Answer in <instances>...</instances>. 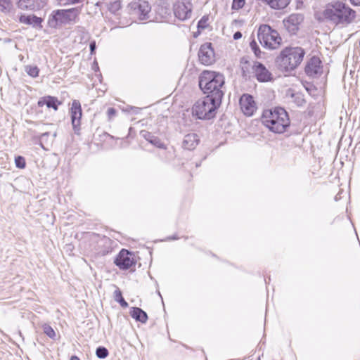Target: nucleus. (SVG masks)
Listing matches in <instances>:
<instances>
[{"label":"nucleus","mask_w":360,"mask_h":360,"mask_svg":"<svg viewBox=\"0 0 360 360\" xmlns=\"http://www.w3.org/2000/svg\"><path fill=\"white\" fill-rule=\"evenodd\" d=\"M224 76L217 72L204 70L198 78V85L207 96L222 100L224 94Z\"/></svg>","instance_id":"nucleus-1"},{"label":"nucleus","mask_w":360,"mask_h":360,"mask_svg":"<svg viewBox=\"0 0 360 360\" xmlns=\"http://www.w3.org/2000/svg\"><path fill=\"white\" fill-rule=\"evenodd\" d=\"M322 15L325 20L343 26L354 21L356 12L345 2L338 1L327 4Z\"/></svg>","instance_id":"nucleus-2"},{"label":"nucleus","mask_w":360,"mask_h":360,"mask_svg":"<svg viewBox=\"0 0 360 360\" xmlns=\"http://www.w3.org/2000/svg\"><path fill=\"white\" fill-rule=\"evenodd\" d=\"M262 122L270 131L276 134L285 132L290 124L288 112L281 107L264 110Z\"/></svg>","instance_id":"nucleus-3"},{"label":"nucleus","mask_w":360,"mask_h":360,"mask_svg":"<svg viewBox=\"0 0 360 360\" xmlns=\"http://www.w3.org/2000/svg\"><path fill=\"white\" fill-rule=\"evenodd\" d=\"M304 50L299 46L285 47L278 57V63L285 71L295 69L303 60Z\"/></svg>","instance_id":"nucleus-4"},{"label":"nucleus","mask_w":360,"mask_h":360,"mask_svg":"<svg viewBox=\"0 0 360 360\" xmlns=\"http://www.w3.org/2000/svg\"><path fill=\"white\" fill-rule=\"evenodd\" d=\"M221 100L205 96L195 102L192 108V113L200 120H210L215 116L217 109Z\"/></svg>","instance_id":"nucleus-5"},{"label":"nucleus","mask_w":360,"mask_h":360,"mask_svg":"<svg viewBox=\"0 0 360 360\" xmlns=\"http://www.w3.org/2000/svg\"><path fill=\"white\" fill-rule=\"evenodd\" d=\"M257 38L260 44L269 49H277L281 42V37L277 31L273 30L268 25L259 26L257 32Z\"/></svg>","instance_id":"nucleus-6"},{"label":"nucleus","mask_w":360,"mask_h":360,"mask_svg":"<svg viewBox=\"0 0 360 360\" xmlns=\"http://www.w3.org/2000/svg\"><path fill=\"white\" fill-rule=\"evenodd\" d=\"M78 14L79 11L75 8L53 11L49 18L48 24L51 27H56L59 25L74 21Z\"/></svg>","instance_id":"nucleus-7"},{"label":"nucleus","mask_w":360,"mask_h":360,"mask_svg":"<svg viewBox=\"0 0 360 360\" xmlns=\"http://www.w3.org/2000/svg\"><path fill=\"white\" fill-rule=\"evenodd\" d=\"M192 10L191 0H179L174 4V7L175 16L182 21L191 18Z\"/></svg>","instance_id":"nucleus-8"},{"label":"nucleus","mask_w":360,"mask_h":360,"mask_svg":"<svg viewBox=\"0 0 360 360\" xmlns=\"http://www.w3.org/2000/svg\"><path fill=\"white\" fill-rule=\"evenodd\" d=\"M129 6L132 11V14L136 15L141 20H145L149 18V12L150 11V6L149 4L143 0H138L129 4Z\"/></svg>","instance_id":"nucleus-9"},{"label":"nucleus","mask_w":360,"mask_h":360,"mask_svg":"<svg viewBox=\"0 0 360 360\" xmlns=\"http://www.w3.org/2000/svg\"><path fill=\"white\" fill-rule=\"evenodd\" d=\"M200 62L205 65H210L215 61V53L212 44L210 42L202 44L198 51Z\"/></svg>","instance_id":"nucleus-10"},{"label":"nucleus","mask_w":360,"mask_h":360,"mask_svg":"<svg viewBox=\"0 0 360 360\" xmlns=\"http://www.w3.org/2000/svg\"><path fill=\"white\" fill-rule=\"evenodd\" d=\"M114 262L120 269L123 270L128 269L135 264V260L131 252L125 249H122L120 252Z\"/></svg>","instance_id":"nucleus-11"},{"label":"nucleus","mask_w":360,"mask_h":360,"mask_svg":"<svg viewBox=\"0 0 360 360\" xmlns=\"http://www.w3.org/2000/svg\"><path fill=\"white\" fill-rule=\"evenodd\" d=\"M252 71L255 77L259 82H268L273 80L271 72L261 63L255 62Z\"/></svg>","instance_id":"nucleus-12"},{"label":"nucleus","mask_w":360,"mask_h":360,"mask_svg":"<svg viewBox=\"0 0 360 360\" xmlns=\"http://www.w3.org/2000/svg\"><path fill=\"white\" fill-rule=\"evenodd\" d=\"M242 112L247 116L253 115L257 110V105L253 97L249 94H243L239 101Z\"/></svg>","instance_id":"nucleus-13"},{"label":"nucleus","mask_w":360,"mask_h":360,"mask_svg":"<svg viewBox=\"0 0 360 360\" xmlns=\"http://www.w3.org/2000/svg\"><path fill=\"white\" fill-rule=\"evenodd\" d=\"M70 115L73 129L77 131L79 129L80 120L82 115L81 104L79 101L74 100L72 101Z\"/></svg>","instance_id":"nucleus-14"},{"label":"nucleus","mask_w":360,"mask_h":360,"mask_svg":"<svg viewBox=\"0 0 360 360\" xmlns=\"http://www.w3.org/2000/svg\"><path fill=\"white\" fill-rule=\"evenodd\" d=\"M303 20L304 18L302 14L293 13L283 20V24L289 32L295 34L299 29L300 24Z\"/></svg>","instance_id":"nucleus-15"},{"label":"nucleus","mask_w":360,"mask_h":360,"mask_svg":"<svg viewBox=\"0 0 360 360\" xmlns=\"http://www.w3.org/2000/svg\"><path fill=\"white\" fill-rule=\"evenodd\" d=\"M321 61L319 58L316 56H313L311 58L305 68V72L307 75L310 77H315L317 75L321 73Z\"/></svg>","instance_id":"nucleus-16"},{"label":"nucleus","mask_w":360,"mask_h":360,"mask_svg":"<svg viewBox=\"0 0 360 360\" xmlns=\"http://www.w3.org/2000/svg\"><path fill=\"white\" fill-rule=\"evenodd\" d=\"M18 5L21 9L39 11L46 5V0H19Z\"/></svg>","instance_id":"nucleus-17"},{"label":"nucleus","mask_w":360,"mask_h":360,"mask_svg":"<svg viewBox=\"0 0 360 360\" xmlns=\"http://www.w3.org/2000/svg\"><path fill=\"white\" fill-rule=\"evenodd\" d=\"M61 104V102L58 101L56 97L46 96L41 98L38 101V105L42 107L46 105L48 108H53L55 110H58V105Z\"/></svg>","instance_id":"nucleus-18"},{"label":"nucleus","mask_w":360,"mask_h":360,"mask_svg":"<svg viewBox=\"0 0 360 360\" xmlns=\"http://www.w3.org/2000/svg\"><path fill=\"white\" fill-rule=\"evenodd\" d=\"M199 143V138L196 134H186L182 141V147L186 150L194 149Z\"/></svg>","instance_id":"nucleus-19"},{"label":"nucleus","mask_w":360,"mask_h":360,"mask_svg":"<svg viewBox=\"0 0 360 360\" xmlns=\"http://www.w3.org/2000/svg\"><path fill=\"white\" fill-rule=\"evenodd\" d=\"M141 135L151 144L159 148H165V144L162 143L160 139L153 136L150 132L143 130L141 131Z\"/></svg>","instance_id":"nucleus-20"},{"label":"nucleus","mask_w":360,"mask_h":360,"mask_svg":"<svg viewBox=\"0 0 360 360\" xmlns=\"http://www.w3.org/2000/svg\"><path fill=\"white\" fill-rule=\"evenodd\" d=\"M130 315L136 321H139L142 323H146L148 320L146 312L139 307H132L130 311Z\"/></svg>","instance_id":"nucleus-21"},{"label":"nucleus","mask_w":360,"mask_h":360,"mask_svg":"<svg viewBox=\"0 0 360 360\" xmlns=\"http://www.w3.org/2000/svg\"><path fill=\"white\" fill-rule=\"evenodd\" d=\"M271 8L275 10L283 9L288 6L291 0H262Z\"/></svg>","instance_id":"nucleus-22"},{"label":"nucleus","mask_w":360,"mask_h":360,"mask_svg":"<svg viewBox=\"0 0 360 360\" xmlns=\"http://www.w3.org/2000/svg\"><path fill=\"white\" fill-rule=\"evenodd\" d=\"M20 22L25 25H32L33 26H38L41 22V18L35 15H22L20 17Z\"/></svg>","instance_id":"nucleus-23"},{"label":"nucleus","mask_w":360,"mask_h":360,"mask_svg":"<svg viewBox=\"0 0 360 360\" xmlns=\"http://www.w3.org/2000/svg\"><path fill=\"white\" fill-rule=\"evenodd\" d=\"M106 6L108 11L112 14H117L118 11L121 9V1L116 0L110 3L106 4Z\"/></svg>","instance_id":"nucleus-24"},{"label":"nucleus","mask_w":360,"mask_h":360,"mask_svg":"<svg viewBox=\"0 0 360 360\" xmlns=\"http://www.w3.org/2000/svg\"><path fill=\"white\" fill-rule=\"evenodd\" d=\"M290 96L292 99V102H294L297 106H302L305 103L303 94L300 92L292 93Z\"/></svg>","instance_id":"nucleus-25"},{"label":"nucleus","mask_w":360,"mask_h":360,"mask_svg":"<svg viewBox=\"0 0 360 360\" xmlns=\"http://www.w3.org/2000/svg\"><path fill=\"white\" fill-rule=\"evenodd\" d=\"M114 299L116 302H119L122 307H127L128 306V303L123 298L122 292L119 289L115 291Z\"/></svg>","instance_id":"nucleus-26"},{"label":"nucleus","mask_w":360,"mask_h":360,"mask_svg":"<svg viewBox=\"0 0 360 360\" xmlns=\"http://www.w3.org/2000/svg\"><path fill=\"white\" fill-rule=\"evenodd\" d=\"M25 71L32 77H37L39 70L37 66L27 65L25 67Z\"/></svg>","instance_id":"nucleus-27"},{"label":"nucleus","mask_w":360,"mask_h":360,"mask_svg":"<svg viewBox=\"0 0 360 360\" xmlns=\"http://www.w3.org/2000/svg\"><path fill=\"white\" fill-rule=\"evenodd\" d=\"M96 355L99 359H105L108 355V351L104 347H98L96 350Z\"/></svg>","instance_id":"nucleus-28"},{"label":"nucleus","mask_w":360,"mask_h":360,"mask_svg":"<svg viewBox=\"0 0 360 360\" xmlns=\"http://www.w3.org/2000/svg\"><path fill=\"white\" fill-rule=\"evenodd\" d=\"M44 333L51 339H54L56 337V333L54 330L49 325L44 324L43 326Z\"/></svg>","instance_id":"nucleus-29"},{"label":"nucleus","mask_w":360,"mask_h":360,"mask_svg":"<svg viewBox=\"0 0 360 360\" xmlns=\"http://www.w3.org/2000/svg\"><path fill=\"white\" fill-rule=\"evenodd\" d=\"M83 0H55L60 6H68L82 2Z\"/></svg>","instance_id":"nucleus-30"},{"label":"nucleus","mask_w":360,"mask_h":360,"mask_svg":"<svg viewBox=\"0 0 360 360\" xmlns=\"http://www.w3.org/2000/svg\"><path fill=\"white\" fill-rule=\"evenodd\" d=\"M11 3L8 0H0V10L2 12H7L10 10Z\"/></svg>","instance_id":"nucleus-31"},{"label":"nucleus","mask_w":360,"mask_h":360,"mask_svg":"<svg viewBox=\"0 0 360 360\" xmlns=\"http://www.w3.org/2000/svg\"><path fill=\"white\" fill-rule=\"evenodd\" d=\"M15 163L18 168L23 169L25 167V160L22 156H18L15 159Z\"/></svg>","instance_id":"nucleus-32"},{"label":"nucleus","mask_w":360,"mask_h":360,"mask_svg":"<svg viewBox=\"0 0 360 360\" xmlns=\"http://www.w3.org/2000/svg\"><path fill=\"white\" fill-rule=\"evenodd\" d=\"M245 4V0H233L232 9L238 10L243 7Z\"/></svg>","instance_id":"nucleus-33"},{"label":"nucleus","mask_w":360,"mask_h":360,"mask_svg":"<svg viewBox=\"0 0 360 360\" xmlns=\"http://www.w3.org/2000/svg\"><path fill=\"white\" fill-rule=\"evenodd\" d=\"M250 48L252 51L255 53L257 57H260L261 51L259 50V46L257 44V42L253 40L250 44Z\"/></svg>","instance_id":"nucleus-34"},{"label":"nucleus","mask_w":360,"mask_h":360,"mask_svg":"<svg viewBox=\"0 0 360 360\" xmlns=\"http://www.w3.org/2000/svg\"><path fill=\"white\" fill-rule=\"evenodd\" d=\"M107 115L109 120H111L116 115V110L113 108H110L107 111Z\"/></svg>","instance_id":"nucleus-35"},{"label":"nucleus","mask_w":360,"mask_h":360,"mask_svg":"<svg viewBox=\"0 0 360 360\" xmlns=\"http://www.w3.org/2000/svg\"><path fill=\"white\" fill-rule=\"evenodd\" d=\"M89 48H90L91 54H94L95 52V50L96 49V44L95 41H91Z\"/></svg>","instance_id":"nucleus-36"},{"label":"nucleus","mask_w":360,"mask_h":360,"mask_svg":"<svg viewBox=\"0 0 360 360\" xmlns=\"http://www.w3.org/2000/svg\"><path fill=\"white\" fill-rule=\"evenodd\" d=\"M233 39H235V40L240 39L242 37V33L240 32H239V31L236 32L233 34Z\"/></svg>","instance_id":"nucleus-37"},{"label":"nucleus","mask_w":360,"mask_h":360,"mask_svg":"<svg viewBox=\"0 0 360 360\" xmlns=\"http://www.w3.org/2000/svg\"><path fill=\"white\" fill-rule=\"evenodd\" d=\"M350 1L354 6H360V0H350Z\"/></svg>","instance_id":"nucleus-38"},{"label":"nucleus","mask_w":360,"mask_h":360,"mask_svg":"<svg viewBox=\"0 0 360 360\" xmlns=\"http://www.w3.org/2000/svg\"><path fill=\"white\" fill-rule=\"evenodd\" d=\"M205 22H203L202 20H200L198 23V27L204 28L205 26L203 25Z\"/></svg>","instance_id":"nucleus-39"},{"label":"nucleus","mask_w":360,"mask_h":360,"mask_svg":"<svg viewBox=\"0 0 360 360\" xmlns=\"http://www.w3.org/2000/svg\"><path fill=\"white\" fill-rule=\"evenodd\" d=\"M178 238H178V237H176V236H172V237H168V238H167V240H176V239H178Z\"/></svg>","instance_id":"nucleus-40"},{"label":"nucleus","mask_w":360,"mask_h":360,"mask_svg":"<svg viewBox=\"0 0 360 360\" xmlns=\"http://www.w3.org/2000/svg\"><path fill=\"white\" fill-rule=\"evenodd\" d=\"M70 360H80V359L76 356H71Z\"/></svg>","instance_id":"nucleus-41"},{"label":"nucleus","mask_w":360,"mask_h":360,"mask_svg":"<svg viewBox=\"0 0 360 360\" xmlns=\"http://www.w3.org/2000/svg\"><path fill=\"white\" fill-rule=\"evenodd\" d=\"M131 109L134 110V111L136 112L138 111V108H131Z\"/></svg>","instance_id":"nucleus-42"},{"label":"nucleus","mask_w":360,"mask_h":360,"mask_svg":"<svg viewBox=\"0 0 360 360\" xmlns=\"http://www.w3.org/2000/svg\"><path fill=\"white\" fill-rule=\"evenodd\" d=\"M258 360H260V359L259 358V359H258Z\"/></svg>","instance_id":"nucleus-43"}]
</instances>
